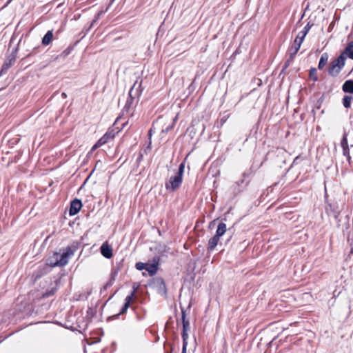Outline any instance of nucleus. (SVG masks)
<instances>
[{"label":"nucleus","mask_w":353,"mask_h":353,"mask_svg":"<svg viewBox=\"0 0 353 353\" xmlns=\"http://www.w3.org/2000/svg\"><path fill=\"white\" fill-rule=\"evenodd\" d=\"M328 58H329V56L327 52H324L321 54L320 59H319V64H318L319 70H322L325 67V65L327 63Z\"/></svg>","instance_id":"obj_24"},{"label":"nucleus","mask_w":353,"mask_h":353,"mask_svg":"<svg viewBox=\"0 0 353 353\" xmlns=\"http://www.w3.org/2000/svg\"><path fill=\"white\" fill-rule=\"evenodd\" d=\"M312 26V23L308 22L304 27L303 30L299 32L297 36L304 40L305 36L307 35V32H309Z\"/></svg>","instance_id":"obj_25"},{"label":"nucleus","mask_w":353,"mask_h":353,"mask_svg":"<svg viewBox=\"0 0 353 353\" xmlns=\"http://www.w3.org/2000/svg\"><path fill=\"white\" fill-rule=\"evenodd\" d=\"M103 14V12H98L95 16H94V19L91 22V24H90V28H91L92 26H94V24L97 22V21L100 18V16Z\"/></svg>","instance_id":"obj_29"},{"label":"nucleus","mask_w":353,"mask_h":353,"mask_svg":"<svg viewBox=\"0 0 353 353\" xmlns=\"http://www.w3.org/2000/svg\"><path fill=\"white\" fill-rule=\"evenodd\" d=\"M345 157H346L347 161H348V163H351V157H350V155L345 156Z\"/></svg>","instance_id":"obj_35"},{"label":"nucleus","mask_w":353,"mask_h":353,"mask_svg":"<svg viewBox=\"0 0 353 353\" xmlns=\"http://www.w3.org/2000/svg\"><path fill=\"white\" fill-rule=\"evenodd\" d=\"M181 322L183 325V330L181 333L183 340L182 351L187 352L188 339V331L190 328V322L189 320L186 319V312L183 307H181Z\"/></svg>","instance_id":"obj_6"},{"label":"nucleus","mask_w":353,"mask_h":353,"mask_svg":"<svg viewBox=\"0 0 353 353\" xmlns=\"http://www.w3.org/2000/svg\"><path fill=\"white\" fill-rule=\"evenodd\" d=\"M99 163H101V164H102V162H101L100 161H98L96 163V165H95V167H97V166H99Z\"/></svg>","instance_id":"obj_38"},{"label":"nucleus","mask_w":353,"mask_h":353,"mask_svg":"<svg viewBox=\"0 0 353 353\" xmlns=\"http://www.w3.org/2000/svg\"><path fill=\"white\" fill-rule=\"evenodd\" d=\"M142 157H143V156H142V154H140V155H139V158H138V160H139V161H141V159H142Z\"/></svg>","instance_id":"obj_40"},{"label":"nucleus","mask_w":353,"mask_h":353,"mask_svg":"<svg viewBox=\"0 0 353 353\" xmlns=\"http://www.w3.org/2000/svg\"><path fill=\"white\" fill-rule=\"evenodd\" d=\"M101 253L106 259H110L112 256V249L107 242L101 246Z\"/></svg>","instance_id":"obj_17"},{"label":"nucleus","mask_w":353,"mask_h":353,"mask_svg":"<svg viewBox=\"0 0 353 353\" xmlns=\"http://www.w3.org/2000/svg\"><path fill=\"white\" fill-rule=\"evenodd\" d=\"M226 231H227L226 224L223 222H221L219 223V225L217 226V229L216 230L215 235L217 237L220 238L226 232Z\"/></svg>","instance_id":"obj_23"},{"label":"nucleus","mask_w":353,"mask_h":353,"mask_svg":"<svg viewBox=\"0 0 353 353\" xmlns=\"http://www.w3.org/2000/svg\"><path fill=\"white\" fill-rule=\"evenodd\" d=\"M60 283V279H56L55 281V285L50 288V289L47 290L43 294V297H49L55 294V292L57 291L58 285Z\"/></svg>","instance_id":"obj_19"},{"label":"nucleus","mask_w":353,"mask_h":353,"mask_svg":"<svg viewBox=\"0 0 353 353\" xmlns=\"http://www.w3.org/2000/svg\"><path fill=\"white\" fill-rule=\"evenodd\" d=\"M181 353H187V352H183V351H181Z\"/></svg>","instance_id":"obj_46"},{"label":"nucleus","mask_w":353,"mask_h":353,"mask_svg":"<svg viewBox=\"0 0 353 353\" xmlns=\"http://www.w3.org/2000/svg\"><path fill=\"white\" fill-rule=\"evenodd\" d=\"M160 259L159 256H154L152 259V263H146L145 270L148 272L150 276L154 275L157 270L159 264Z\"/></svg>","instance_id":"obj_9"},{"label":"nucleus","mask_w":353,"mask_h":353,"mask_svg":"<svg viewBox=\"0 0 353 353\" xmlns=\"http://www.w3.org/2000/svg\"><path fill=\"white\" fill-rule=\"evenodd\" d=\"M53 39L52 30H48L42 38L41 43L43 46L49 45Z\"/></svg>","instance_id":"obj_22"},{"label":"nucleus","mask_w":353,"mask_h":353,"mask_svg":"<svg viewBox=\"0 0 353 353\" xmlns=\"http://www.w3.org/2000/svg\"><path fill=\"white\" fill-rule=\"evenodd\" d=\"M343 207L337 201L327 202L326 203L325 212L329 216L341 213Z\"/></svg>","instance_id":"obj_8"},{"label":"nucleus","mask_w":353,"mask_h":353,"mask_svg":"<svg viewBox=\"0 0 353 353\" xmlns=\"http://www.w3.org/2000/svg\"><path fill=\"white\" fill-rule=\"evenodd\" d=\"M340 214L341 213H339V214H332L331 216H332L334 217V219H335L336 221V227L338 228H340L341 226V219L339 218V216H340Z\"/></svg>","instance_id":"obj_30"},{"label":"nucleus","mask_w":353,"mask_h":353,"mask_svg":"<svg viewBox=\"0 0 353 353\" xmlns=\"http://www.w3.org/2000/svg\"><path fill=\"white\" fill-rule=\"evenodd\" d=\"M118 274V270L116 268H112L111 270L110 279L108 281L103 285V287L101 289V294H103L108 288L111 287L115 281L116 277Z\"/></svg>","instance_id":"obj_13"},{"label":"nucleus","mask_w":353,"mask_h":353,"mask_svg":"<svg viewBox=\"0 0 353 353\" xmlns=\"http://www.w3.org/2000/svg\"><path fill=\"white\" fill-rule=\"evenodd\" d=\"M77 250V247L74 245L68 246L61 254L54 253L47 260V264L51 267L64 266L68 263V259L74 254Z\"/></svg>","instance_id":"obj_1"},{"label":"nucleus","mask_w":353,"mask_h":353,"mask_svg":"<svg viewBox=\"0 0 353 353\" xmlns=\"http://www.w3.org/2000/svg\"><path fill=\"white\" fill-rule=\"evenodd\" d=\"M71 51H72V48L68 47L63 51L62 54H60V56L63 58H65L70 54Z\"/></svg>","instance_id":"obj_32"},{"label":"nucleus","mask_w":353,"mask_h":353,"mask_svg":"<svg viewBox=\"0 0 353 353\" xmlns=\"http://www.w3.org/2000/svg\"><path fill=\"white\" fill-rule=\"evenodd\" d=\"M150 285L157 290L159 294L165 296L167 294L166 285L161 277L154 278Z\"/></svg>","instance_id":"obj_7"},{"label":"nucleus","mask_w":353,"mask_h":353,"mask_svg":"<svg viewBox=\"0 0 353 353\" xmlns=\"http://www.w3.org/2000/svg\"><path fill=\"white\" fill-rule=\"evenodd\" d=\"M220 238L217 237L215 234L214 236L210 238L208 241V250L209 252H211L214 250V248L218 245V243L219 241Z\"/></svg>","instance_id":"obj_21"},{"label":"nucleus","mask_w":353,"mask_h":353,"mask_svg":"<svg viewBox=\"0 0 353 353\" xmlns=\"http://www.w3.org/2000/svg\"><path fill=\"white\" fill-rule=\"evenodd\" d=\"M295 57V55H292V54H290L289 58L285 61L284 65H283V70H286L290 64L294 61V59Z\"/></svg>","instance_id":"obj_28"},{"label":"nucleus","mask_w":353,"mask_h":353,"mask_svg":"<svg viewBox=\"0 0 353 353\" xmlns=\"http://www.w3.org/2000/svg\"><path fill=\"white\" fill-rule=\"evenodd\" d=\"M352 97L350 95H345L343 98L342 103L345 108H349L351 106Z\"/></svg>","instance_id":"obj_26"},{"label":"nucleus","mask_w":353,"mask_h":353,"mask_svg":"<svg viewBox=\"0 0 353 353\" xmlns=\"http://www.w3.org/2000/svg\"><path fill=\"white\" fill-rule=\"evenodd\" d=\"M347 133L346 132H344L343 138L341 141V146L343 149V156H348L350 154V148L347 143Z\"/></svg>","instance_id":"obj_16"},{"label":"nucleus","mask_w":353,"mask_h":353,"mask_svg":"<svg viewBox=\"0 0 353 353\" xmlns=\"http://www.w3.org/2000/svg\"><path fill=\"white\" fill-rule=\"evenodd\" d=\"M152 135V129H150L148 132V136H149L150 139L151 138Z\"/></svg>","instance_id":"obj_36"},{"label":"nucleus","mask_w":353,"mask_h":353,"mask_svg":"<svg viewBox=\"0 0 353 353\" xmlns=\"http://www.w3.org/2000/svg\"><path fill=\"white\" fill-rule=\"evenodd\" d=\"M119 131H115L114 129H108V130L103 134L102 137L99 139V145H104L109 140L112 139Z\"/></svg>","instance_id":"obj_12"},{"label":"nucleus","mask_w":353,"mask_h":353,"mask_svg":"<svg viewBox=\"0 0 353 353\" xmlns=\"http://www.w3.org/2000/svg\"><path fill=\"white\" fill-rule=\"evenodd\" d=\"M16 57L14 55L10 56L8 59L4 62L0 71V77L6 74L8 70L11 68L12 64L15 62Z\"/></svg>","instance_id":"obj_14"},{"label":"nucleus","mask_w":353,"mask_h":353,"mask_svg":"<svg viewBox=\"0 0 353 353\" xmlns=\"http://www.w3.org/2000/svg\"><path fill=\"white\" fill-rule=\"evenodd\" d=\"M146 263L138 262L136 263L135 267L138 270H145Z\"/></svg>","instance_id":"obj_31"},{"label":"nucleus","mask_w":353,"mask_h":353,"mask_svg":"<svg viewBox=\"0 0 353 353\" xmlns=\"http://www.w3.org/2000/svg\"><path fill=\"white\" fill-rule=\"evenodd\" d=\"M266 160H267V155L265 157V158H264V161L261 163V165H262V164H263V163L265 161H266Z\"/></svg>","instance_id":"obj_42"},{"label":"nucleus","mask_w":353,"mask_h":353,"mask_svg":"<svg viewBox=\"0 0 353 353\" xmlns=\"http://www.w3.org/2000/svg\"><path fill=\"white\" fill-rule=\"evenodd\" d=\"M309 77L314 81H318L319 78L317 75V70L316 68H311L310 69Z\"/></svg>","instance_id":"obj_27"},{"label":"nucleus","mask_w":353,"mask_h":353,"mask_svg":"<svg viewBox=\"0 0 353 353\" xmlns=\"http://www.w3.org/2000/svg\"><path fill=\"white\" fill-rule=\"evenodd\" d=\"M99 163H101V164H102V162H101L100 161H98L96 163V165H95V167H97V166H99Z\"/></svg>","instance_id":"obj_37"},{"label":"nucleus","mask_w":353,"mask_h":353,"mask_svg":"<svg viewBox=\"0 0 353 353\" xmlns=\"http://www.w3.org/2000/svg\"><path fill=\"white\" fill-rule=\"evenodd\" d=\"M82 207V202L79 199H74L70 203V207L69 210V214L70 216L76 215L79 213Z\"/></svg>","instance_id":"obj_11"},{"label":"nucleus","mask_w":353,"mask_h":353,"mask_svg":"<svg viewBox=\"0 0 353 353\" xmlns=\"http://www.w3.org/2000/svg\"><path fill=\"white\" fill-rule=\"evenodd\" d=\"M61 96H62L63 98H66V97H67V95H66V94L65 92H63L61 94Z\"/></svg>","instance_id":"obj_39"},{"label":"nucleus","mask_w":353,"mask_h":353,"mask_svg":"<svg viewBox=\"0 0 353 353\" xmlns=\"http://www.w3.org/2000/svg\"><path fill=\"white\" fill-rule=\"evenodd\" d=\"M115 0H111L110 1V4H112Z\"/></svg>","instance_id":"obj_45"},{"label":"nucleus","mask_w":353,"mask_h":353,"mask_svg":"<svg viewBox=\"0 0 353 353\" xmlns=\"http://www.w3.org/2000/svg\"><path fill=\"white\" fill-rule=\"evenodd\" d=\"M346 57L353 60V41L349 42L345 48L343 52L341 54Z\"/></svg>","instance_id":"obj_18"},{"label":"nucleus","mask_w":353,"mask_h":353,"mask_svg":"<svg viewBox=\"0 0 353 353\" xmlns=\"http://www.w3.org/2000/svg\"><path fill=\"white\" fill-rule=\"evenodd\" d=\"M342 90L345 93L353 94V80L345 81L343 84Z\"/></svg>","instance_id":"obj_20"},{"label":"nucleus","mask_w":353,"mask_h":353,"mask_svg":"<svg viewBox=\"0 0 353 353\" xmlns=\"http://www.w3.org/2000/svg\"><path fill=\"white\" fill-rule=\"evenodd\" d=\"M303 41V39H302L301 37H299L296 36V37L294 39V43L289 48L288 52L289 54H292V55H296L299 50L300 49V47Z\"/></svg>","instance_id":"obj_15"},{"label":"nucleus","mask_w":353,"mask_h":353,"mask_svg":"<svg viewBox=\"0 0 353 353\" xmlns=\"http://www.w3.org/2000/svg\"><path fill=\"white\" fill-rule=\"evenodd\" d=\"M137 83L138 81H136L129 91L128 97L123 109V113L130 112V111L135 107L139 101V97L141 92V90H140L141 82L139 83L138 87L136 88Z\"/></svg>","instance_id":"obj_2"},{"label":"nucleus","mask_w":353,"mask_h":353,"mask_svg":"<svg viewBox=\"0 0 353 353\" xmlns=\"http://www.w3.org/2000/svg\"><path fill=\"white\" fill-rule=\"evenodd\" d=\"M137 290V286L134 285L131 293L126 296V298L125 299V303L123 305V307H121L119 314H123L127 311V310L130 307V305L132 301L134 299V296Z\"/></svg>","instance_id":"obj_10"},{"label":"nucleus","mask_w":353,"mask_h":353,"mask_svg":"<svg viewBox=\"0 0 353 353\" xmlns=\"http://www.w3.org/2000/svg\"><path fill=\"white\" fill-rule=\"evenodd\" d=\"M249 176V174L243 172L242 179L236 181L230 188V196L234 198L242 192L249 184V181H245V179Z\"/></svg>","instance_id":"obj_5"},{"label":"nucleus","mask_w":353,"mask_h":353,"mask_svg":"<svg viewBox=\"0 0 353 353\" xmlns=\"http://www.w3.org/2000/svg\"><path fill=\"white\" fill-rule=\"evenodd\" d=\"M345 59V56L340 54L336 59L332 61L327 68L329 74L332 77H336L344 67Z\"/></svg>","instance_id":"obj_4"},{"label":"nucleus","mask_w":353,"mask_h":353,"mask_svg":"<svg viewBox=\"0 0 353 353\" xmlns=\"http://www.w3.org/2000/svg\"><path fill=\"white\" fill-rule=\"evenodd\" d=\"M92 308H89L88 310V313L89 314V311L92 312Z\"/></svg>","instance_id":"obj_44"},{"label":"nucleus","mask_w":353,"mask_h":353,"mask_svg":"<svg viewBox=\"0 0 353 353\" xmlns=\"http://www.w3.org/2000/svg\"><path fill=\"white\" fill-rule=\"evenodd\" d=\"M101 145H99V140H98L97 142L92 146V150H94L97 149V148L101 147Z\"/></svg>","instance_id":"obj_34"},{"label":"nucleus","mask_w":353,"mask_h":353,"mask_svg":"<svg viewBox=\"0 0 353 353\" xmlns=\"http://www.w3.org/2000/svg\"><path fill=\"white\" fill-rule=\"evenodd\" d=\"M185 170V161L180 163L178 170L174 176H170L168 181L165 182V189L169 192H174L181 186L183 181V175Z\"/></svg>","instance_id":"obj_3"},{"label":"nucleus","mask_w":353,"mask_h":353,"mask_svg":"<svg viewBox=\"0 0 353 353\" xmlns=\"http://www.w3.org/2000/svg\"><path fill=\"white\" fill-rule=\"evenodd\" d=\"M116 292L112 295L110 296V298L108 299V300H110V299H112V297L115 294Z\"/></svg>","instance_id":"obj_43"},{"label":"nucleus","mask_w":353,"mask_h":353,"mask_svg":"<svg viewBox=\"0 0 353 353\" xmlns=\"http://www.w3.org/2000/svg\"><path fill=\"white\" fill-rule=\"evenodd\" d=\"M176 117H175L174 119L172 124L168 125L164 130H162L163 132L167 133L169 131H170L173 128L174 123L176 121Z\"/></svg>","instance_id":"obj_33"},{"label":"nucleus","mask_w":353,"mask_h":353,"mask_svg":"<svg viewBox=\"0 0 353 353\" xmlns=\"http://www.w3.org/2000/svg\"><path fill=\"white\" fill-rule=\"evenodd\" d=\"M285 70H283V68H282V70H281V74L282 73H284V72H285Z\"/></svg>","instance_id":"obj_41"}]
</instances>
